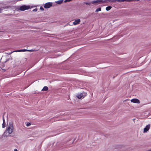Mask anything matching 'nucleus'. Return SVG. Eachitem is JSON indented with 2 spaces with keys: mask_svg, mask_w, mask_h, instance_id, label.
<instances>
[{
  "mask_svg": "<svg viewBox=\"0 0 151 151\" xmlns=\"http://www.w3.org/2000/svg\"><path fill=\"white\" fill-rule=\"evenodd\" d=\"M14 128L13 124L10 123L3 135V137H6L10 136L14 131Z\"/></svg>",
  "mask_w": 151,
  "mask_h": 151,
  "instance_id": "obj_1",
  "label": "nucleus"
},
{
  "mask_svg": "<svg viewBox=\"0 0 151 151\" xmlns=\"http://www.w3.org/2000/svg\"><path fill=\"white\" fill-rule=\"evenodd\" d=\"M87 93L84 91L78 93L76 96V97L79 99H82L86 96Z\"/></svg>",
  "mask_w": 151,
  "mask_h": 151,
  "instance_id": "obj_2",
  "label": "nucleus"
},
{
  "mask_svg": "<svg viewBox=\"0 0 151 151\" xmlns=\"http://www.w3.org/2000/svg\"><path fill=\"white\" fill-rule=\"evenodd\" d=\"M30 8V6L24 5L20 7L19 9L21 11H24L25 10H28Z\"/></svg>",
  "mask_w": 151,
  "mask_h": 151,
  "instance_id": "obj_3",
  "label": "nucleus"
},
{
  "mask_svg": "<svg viewBox=\"0 0 151 151\" xmlns=\"http://www.w3.org/2000/svg\"><path fill=\"white\" fill-rule=\"evenodd\" d=\"M151 127L150 125L148 124L146 125L145 127L143 129V132L144 133H147L148 131H149Z\"/></svg>",
  "mask_w": 151,
  "mask_h": 151,
  "instance_id": "obj_4",
  "label": "nucleus"
},
{
  "mask_svg": "<svg viewBox=\"0 0 151 151\" xmlns=\"http://www.w3.org/2000/svg\"><path fill=\"white\" fill-rule=\"evenodd\" d=\"M130 101L132 103L139 104L140 103V101L137 99H131Z\"/></svg>",
  "mask_w": 151,
  "mask_h": 151,
  "instance_id": "obj_5",
  "label": "nucleus"
},
{
  "mask_svg": "<svg viewBox=\"0 0 151 151\" xmlns=\"http://www.w3.org/2000/svg\"><path fill=\"white\" fill-rule=\"evenodd\" d=\"M52 3L50 2L47 3L45 4L44 7L46 8H49L52 6Z\"/></svg>",
  "mask_w": 151,
  "mask_h": 151,
  "instance_id": "obj_6",
  "label": "nucleus"
},
{
  "mask_svg": "<svg viewBox=\"0 0 151 151\" xmlns=\"http://www.w3.org/2000/svg\"><path fill=\"white\" fill-rule=\"evenodd\" d=\"M26 51H29L30 52H32L33 51L32 50H27L26 49H23V50H16L15 51H14L13 52H12L11 53H12L14 52H25Z\"/></svg>",
  "mask_w": 151,
  "mask_h": 151,
  "instance_id": "obj_7",
  "label": "nucleus"
},
{
  "mask_svg": "<svg viewBox=\"0 0 151 151\" xmlns=\"http://www.w3.org/2000/svg\"><path fill=\"white\" fill-rule=\"evenodd\" d=\"M81 22V20L80 19H78L75 20L73 22V24L74 25H76L79 24Z\"/></svg>",
  "mask_w": 151,
  "mask_h": 151,
  "instance_id": "obj_8",
  "label": "nucleus"
},
{
  "mask_svg": "<svg viewBox=\"0 0 151 151\" xmlns=\"http://www.w3.org/2000/svg\"><path fill=\"white\" fill-rule=\"evenodd\" d=\"M103 2L102 0H97L95 1H93L92 2V4H94L95 3H98L99 4L102 3Z\"/></svg>",
  "mask_w": 151,
  "mask_h": 151,
  "instance_id": "obj_9",
  "label": "nucleus"
},
{
  "mask_svg": "<svg viewBox=\"0 0 151 151\" xmlns=\"http://www.w3.org/2000/svg\"><path fill=\"white\" fill-rule=\"evenodd\" d=\"M48 89V88L47 86H45L42 89V91H47Z\"/></svg>",
  "mask_w": 151,
  "mask_h": 151,
  "instance_id": "obj_10",
  "label": "nucleus"
},
{
  "mask_svg": "<svg viewBox=\"0 0 151 151\" xmlns=\"http://www.w3.org/2000/svg\"><path fill=\"white\" fill-rule=\"evenodd\" d=\"M111 6H107V7L106 8V11H109V10H110L111 9Z\"/></svg>",
  "mask_w": 151,
  "mask_h": 151,
  "instance_id": "obj_11",
  "label": "nucleus"
},
{
  "mask_svg": "<svg viewBox=\"0 0 151 151\" xmlns=\"http://www.w3.org/2000/svg\"><path fill=\"white\" fill-rule=\"evenodd\" d=\"M5 122L4 119L3 120V123L2 124V127L4 128L5 127Z\"/></svg>",
  "mask_w": 151,
  "mask_h": 151,
  "instance_id": "obj_12",
  "label": "nucleus"
},
{
  "mask_svg": "<svg viewBox=\"0 0 151 151\" xmlns=\"http://www.w3.org/2000/svg\"><path fill=\"white\" fill-rule=\"evenodd\" d=\"M63 2V0H60L56 2V3L58 4H60Z\"/></svg>",
  "mask_w": 151,
  "mask_h": 151,
  "instance_id": "obj_13",
  "label": "nucleus"
},
{
  "mask_svg": "<svg viewBox=\"0 0 151 151\" xmlns=\"http://www.w3.org/2000/svg\"><path fill=\"white\" fill-rule=\"evenodd\" d=\"M74 142V141L73 140H71V141L70 142H68V144L71 145L73 144Z\"/></svg>",
  "mask_w": 151,
  "mask_h": 151,
  "instance_id": "obj_14",
  "label": "nucleus"
},
{
  "mask_svg": "<svg viewBox=\"0 0 151 151\" xmlns=\"http://www.w3.org/2000/svg\"><path fill=\"white\" fill-rule=\"evenodd\" d=\"M31 125V124L29 122H27L26 123V125L27 127H29Z\"/></svg>",
  "mask_w": 151,
  "mask_h": 151,
  "instance_id": "obj_15",
  "label": "nucleus"
},
{
  "mask_svg": "<svg viewBox=\"0 0 151 151\" xmlns=\"http://www.w3.org/2000/svg\"><path fill=\"white\" fill-rule=\"evenodd\" d=\"M101 10V8H99L98 9H97L96 11V12H98L99 11H100Z\"/></svg>",
  "mask_w": 151,
  "mask_h": 151,
  "instance_id": "obj_16",
  "label": "nucleus"
},
{
  "mask_svg": "<svg viewBox=\"0 0 151 151\" xmlns=\"http://www.w3.org/2000/svg\"><path fill=\"white\" fill-rule=\"evenodd\" d=\"M132 0H121L120 1H132Z\"/></svg>",
  "mask_w": 151,
  "mask_h": 151,
  "instance_id": "obj_17",
  "label": "nucleus"
},
{
  "mask_svg": "<svg viewBox=\"0 0 151 151\" xmlns=\"http://www.w3.org/2000/svg\"><path fill=\"white\" fill-rule=\"evenodd\" d=\"M37 9H35L33 10V11L34 12H37Z\"/></svg>",
  "mask_w": 151,
  "mask_h": 151,
  "instance_id": "obj_18",
  "label": "nucleus"
},
{
  "mask_svg": "<svg viewBox=\"0 0 151 151\" xmlns=\"http://www.w3.org/2000/svg\"><path fill=\"white\" fill-rule=\"evenodd\" d=\"M40 9L41 10H42V11H43L44 10V9L42 7H40Z\"/></svg>",
  "mask_w": 151,
  "mask_h": 151,
  "instance_id": "obj_19",
  "label": "nucleus"
},
{
  "mask_svg": "<svg viewBox=\"0 0 151 151\" xmlns=\"http://www.w3.org/2000/svg\"><path fill=\"white\" fill-rule=\"evenodd\" d=\"M121 147H121L120 146H118L117 147V149H120L121 148Z\"/></svg>",
  "mask_w": 151,
  "mask_h": 151,
  "instance_id": "obj_20",
  "label": "nucleus"
},
{
  "mask_svg": "<svg viewBox=\"0 0 151 151\" xmlns=\"http://www.w3.org/2000/svg\"><path fill=\"white\" fill-rule=\"evenodd\" d=\"M2 9H0V13L2 12Z\"/></svg>",
  "mask_w": 151,
  "mask_h": 151,
  "instance_id": "obj_21",
  "label": "nucleus"
},
{
  "mask_svg": "<svg viewBox=\"0 0 151 151\" xmlns=\"http://www.w3.org/2000/svg\"><path fill=\"white\" fill-rule=\"evenodd\" d=\"M71 0H66L65 1V2H66V1H71Z\"/></svg>",
  "mask_w": 151,
  "mask_h": 151,
  "instance_id": "obj_22",
  "label": "nucleus"
},
{
  "mask_svg": "<svg viewBox=\"0 0 151 151\" xmlns=\"http://www.w3.org/2000/svg\"><path fill=\"white\" fill-rule=\"evenodd\" d=\"M14 151H17V150L16 149H15L14 150Z\"/></svg>",
  "mask_w": 151,
  "mask_h": 151,
  "instance_id": "obj_23",
  "label": "nucleus"
},
{
  "mask_svg": "<svg viewBox=\"0 0 151 151\" xmlns=\"http://www.w3.org/2000/svg\"><path fill=\"white\" fill-rule=\"evenodd\" d=\"M149 76L150 77H151V73H150Z\"/></svg>",
  "mask_w": 151,
  "mask_h": 151,
  "instance_id": "obj_24",
  "label": "nucleus"
},
{
  "mask_svg": "<svg viewBox=\"0 0 151 151\" xmlns=\"http://www.w3.org/2000/svg\"><path fill=\"white\" fill-rule=\"evenodd\" d=\"M150 151H151V150H150Z\"/></svg>",
  "mask_w": 151,
  "mask_h": 151,
  "instance_id": "obj_25",
  "label": "nucleus"
}]
</instances>
